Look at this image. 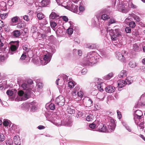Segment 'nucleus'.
Returning a JSON list of instances; mask_svg holds the SVG:
<instances>
[{
    "label": "nucleus",
    "instance_id": "680f3d73",
    "mask_svg": "<svg viewBox=\"0 0 145 145\" xmlns=\"http://www.w3.org/2000/svg\"><path fill=\"white\" fill-rule=\"evenodd\" d=\"M73 31V29L71 28H69L67 30V32L69 34H71Z\"/></svg>",
    "mask_w": 145,
    "mask_h": 145
},
{
    "label": "nucleus",
    "instance_id": "0e129e2a",
    "mask_svg": "<svg viewBox=\"0 0 145 145\" xmlns=\"http://www.w3.org/2000/svg\"><path fill=\"white\" fill-rule=\"evenodd\" d=\"M23 50L26 51V52H28L29 50V48H28V47L27 45H25L23 46Z\"/></svg>",
    "mask_w": 145,
    "mask_h": 145
},
{
    "label": "nucleus",
    "instance_id": "a878e982",
    "mask_svg": "<svg viewBox=\"0 0 145 145\" xmlns=\"http://www.w3.org/2000/svg\"><path fill=\"white\" fill-rule=\"evenodd\" d=\"M14 141L15 144L16 145H20L21 144L20 139L18 135H16L14 137Z\"/></svg>",
    "mask_w": 145,
    "mask_h": 145
},
{
    "label": "nucleus",
    "instance_id": "f03ea898",
    "mask_svg": "<svg viewBox=\"0 0 145 145\" xmlns=\"http://www.w3.org/2000/svg\"><path fill=\"white\" fill-rule=\"evenodd\" d=\"M96 53L95 52H91L88 53L85 58V60L84 63L86 66H92V64L97 62V58L94 56Z\"/></svg>",
    "mask_w": 145,
    "mask_h": 145
},
{
    "label": "nucleus",
    "instance_id": "6e6552de",
    "mask_svg": "<svg viewBox=\"0 0 145 145\" xmlns=\"http://www.w3.org/2000/svg\"><path fill=\"white\" fill-rule=\"evenodd\" d=\"M55 102L56 106L58 107L61 106L65 104V98L62 96H59L55 99Z\"/></svg>",
    "mask_w": 145,
    "mask_h": 145
},
{
    "label": "nucleus",
    "instance_id": "864d4df0",
    "mask_svg": "<svg viewBox=\"0 0 145 145\" xmlns=\"http://www.w3.org/2000/svg\"><path fill=\"white\" fill-rule=\"evenodd\" d=\"M5 140V137L3 133L0 134V142H2Z\"/></svg>",
    "mask_w": 145,
    "mask_h": 145
},
{
    "label": "nucleus",
    "instance_id": "3c124183",
    "mask_svg": "<svg viewBox=\"0 0 145 145\" xmlns=\"http://www.w3.org/2000/svg\"><path fill=\"white\" fill-rule=\"evenodd\" d=\"M5 142L7 145H11L13 143V141L11 139L6 140Z\"/></svg>",
    "mask_w": 145,
    "mask_h": 145
},
{
    "label": "nucleus",
    "instance_id": "c03bdc74",
    "mask_svg": "<svg viewBox=\"0 0 145 145\" xmlns=\"http://www.w3.org/2000/svg\"><path fill=\"white\" fill-rule=\"evenodd\" d=\"M139 121L138 120V122ZM144 123L143 122H142L140 123L139 124H138V122L136 124L138 125V127L139 128V129L140 130H143L144 129Z\"/></svg>",
    "mask_w": 145,
    "mask_h": 145
},
{
    "label": "nucleus",
    "instance_id": "0eeeda50",
    "mask_svg": "<svg viewBox=\"0 0 145 145\" xmlns=\"http://www.w3.org/2000/svg\"><path fill=\"white\" fill-rule=\"evenodd\" d=\"M112 2L114 3V4H116V2H119V3H120V1L119 0H112ZM117 10L120 12H122L124 13H126L127 10L126 8L125 7L124 5L123 4L122 1L120 2V3L117 6Z\"/></svg>",
    "mask_w": 145,
    "mask_h": 145
},
{
    "label": "nucleus",
    "instance_id": "20e7f679",
    "mask_svg": "<svg viewBox=\"0 0 145 145\" xmlns=\"http://www.w3.org/2000/svg\"><path fill=\"white\" fill-rule=\"evenodd\" d=\"M133 82V80L130 77H128L126 79L120 80L118 81V89L119 91H121V88L123 87L126 84L129 85Z\"/></svg>",
    "mask_w": 145,
    "mask_h": 145
},
{
    "label": "nucleus",
    "instance_id": "2eb2a0df",
    "mask_svg": "<svg viewBox=\"0 0 145 145\" xmlns=\"http://www.w3.org/2000/svg\"><path fill=\"white\" fill-rule=\"evenodd\" d=\"M83 102L88 107L91 106L93 104V101L89 97H86L83 99Z\"/></svg>",
    "mask_w": 145,
    "mask_h": 145
},
{
    "label": "nucleus",
    "instance_id": "e2e57ef3",
    "mask_svg": "<svg viewBox=\"0 0 145 145\" xmlns=\"http://www.w3.org/2000/svg\"><path fill=\"white\" fill-rule=\"evenodd\" d=\"M1 17L2 19H4L5 18H6L8 16L7 13H5L3 14H1Z\"/></svg>",
    "mask_w": 145,
    "mask_h": 145
},
{
    "label": "nucleus",
    "instance_id": "bb28decb",
    "mask_svg": "<svg viewBox=\"0 0 145 145\" xmlns=\"http://www.w3.org/2000/svg\"><path fill=\"white\" fill-rule=\"evenodd\" d=\"M100 19V17L98 16V14H97L95 16V17L92 20V22L94 24L95 26L97 25V24L99 21V19Z\"/></svg>",
    "mask_w": 145,
    "mask_h": 145
},
{
    "label": "nucleus",
    "instance_id": "de8ad7c7",
    "mask_svg": "<svg viewBox=\"0 0 145 145\" xmlns=\"http://www.w3.org/2000/svg\"><path fill=\"white\" fill-rule=\"evenodd\" d=\"M37 17L39 20H41L44 18V15L43 14L39 13L37 14Z\"/></svg>",
    "mask_w": 145,
    "mask_h": 145
},
{
    "label": "nucleus",
    "instance_id": "cd10ccee",
    "mask_svg": "<svg viewBox=\"0 0 145 145\" xmlns=\"http://www.w3.org/2000/svg\"><path fill=\"white\" fill-rule=\"evenodd\" d=\"M81 89L79 86H76L74 89V90L72 92V94L73 96H76L77 94L78 93Z\"/></svg>",
    "mask_w": 145,
    "mask_h": 145
},
{
    "label": "nucleus",
    "instance_id": "c756f323",
    "mask_svg": "<svg viewBox=\"0 0 145 145\" xmlns=\"http://www.w3.org/2000/svg\"><path fill=\"white\" fill-rule=\"evenodd\" d=\"M59 17V15L57 14L54 12H52L50 15L49 18L50 19H57Z\"/></svg>",
    "mask_w": 145,
    "mask_h": 145
},
{
    "label": "nucleus",
    "instance_id": "4be33fe9",
    "mask_svg": "<svg viewBox=\"0 0 145 145\" xmlns=\"http://www.w3.org/2000/svg\"><path fill=\"white\" fill-rule=\"evenodd\" d=\"M55 115H56L55 114L52 113H47L46 114L45 116L47 120L52 122L53 120V116Z\"/></svg>",
    "mask_w": 145,
    "mask_h": 145
},
{
    "label": "nucleus",
    "instance_id": "dca6fc26",
    "mask_svg": "<svg viewBox=\"0 0 145 145\" xmlns=\"http://www.w3.org/2000/svg\"><path fill=\"white\" fill-rule=\"evenodd\" d=\"M116 58L119 60L123 63H125L126 61V59L124 56L121 53L116 52Z\"/></svg>",
    "mask_w": 145,
    "mask_h": 145
},
{
    "label": "nucleus",
    "instance_id": "bf43d9fd",
    "mask_svg": "<svg viewBox=\"0 0 145 145\" xmlns=\"http://www.w3.org/2000/svg\"><path fill=\"white\" fill-rule=\"evenodd\" d=\"M6 93L7 95L10 96H12L13 94V92L12 91L9 90L7 91Z\"/></svg>",
    "mask_w": 145,
    "mask_h": 145
},
{
    "label": "nucleus",
    "instance_id": "8fccbe9b",
    "mask_svg": "<svg viewBox=\"0 0 145 145\" xmlns=\"http://www.w3.org/2000/svg\"><path fill=\"white\" fill-rule=\"evenodd\" d=\"M75 85V82H71L70 81L68 82V87L70 88H72L73 87H74Z\"/></svg>",
    "mask_w": 145,
    "mask_h": 145
},
{
    "label": "nucleus",
    "instance_id": "f257e3e1",
    "mask_svg": "<svg viewBox=\"0 0 145 145\" xmlns=\"http://www.w3.org/2000/svg\"><path fill=\"white\" fill-rule=\"evenodd\" d=\"M108 32L111 36L112 42L114 45L116 46L121 43V35L119 29H115L114 31L109 28Z\"/></svg>",
    "mask_w": 145,
    "mask_h": 145
},
{
    "label": "nucleus",
    "instance_id": "9b49d317",
    "mask_svg": "<svg viewBox=\"0 0 145 145\" xmlns=\"http://www.w3.org/2000/svg\"><path fill=\"white\" fill-rule=\"evenodd\" d=\"M51 57L49 55H45L42 59H40V62L42 65L47 64L50 61Z\"/></svg>",
    "mask_w": 145,
    "mask_h": 145
},
{
    "label": "nucleus",
    "instance_id": "5fc2aeb1",
    "mask_svg": "<svg viewBox=\"0 0 145 145\" xmlns=\"http://www.w3.org/2000/svg\"><path fill=\"white\" fill-rule=\"evenodd\" d=\"M129 25L130 27L133 28L136 25L135 23L134 22L131 21L129 23Z\"/></svg>",
    "mask_w": 145,
    "mask_h": 145
},
{
    "label": "nucleus",
    "instance_id": "4c0bfd02",
    "mask_svg": "<svg viewBox=\"0 0 145 145\" xmlns=\"http://www.w3.org/2000/svg\"><path fill=\"white\" fill-rule=\"evenodd\" d=\"M97 97L99 99H101V101H103L104 99L105 95L102 93H100L97 94Z\"/></svg>",
    "mask_w": 145,
    "mask_h": 145
},
{
    "label": "nucleus",
    "instance_id": "69168bd1",
    "mask_svg": "<svg viewBox=\"0 0 145 145\" xmlns=\"http://www.w3.org/2000/svg\"><path fill=\"white\" fill-rule=\"evenodd\" d=\"M133 17L134 19L137 21L138 22L140 21V18L138 16L134 14Z\"/></svg>",
    "mask_w": 145,
    "mask_h": 145
},
{
    "label": "nucleus",
    "instance_id": "09e8293b",
    "mask_svg": "<svg viewBox=\"0 0 145 145\" xmlns=\"http://www.w3.org/2000/svg\"><path fill=\"white\" fill-rule=\"evenodd\" d=\"M24 24L22 22H19L17 25L16 27L18 29H21L24 27Z\"/></svg>",
    "mask_w": 145,
    "mask_h": 145
},
{
    "label": "nucleus",
    "instance_id": "9d476101",
    "mask_svg": "<svg viewBox=\"0 0 145 145\" xmlns=\"http://www.w3.org/2000/svg\"><path fill=\"white\" fill-rule=\"evenodd\" d=\"M53 117H53V120L52 121L53 124L57 127L62 125V121L61 120L59 116L56 114Z\"/></svg>",
    "mask_w": 145,
    "mask_h": 145
},
{
    "label": "nucleus",
    "instance_id": "6ab92c4d",
    "mask_svg": "<svg viewBox=\"0 0 145 145\" xmlns=\"http://www.w3.org/2000/svg\"><path fill=\"white\" fill-rule=\"evenodd\" d=\"M28 105L31 108V111L34 112L37 110V104L36 102L33 101L29 103Z\"/></svg>",
    "mask_w": 145,
    "mask_h": 145
},
{
    "label": "nucleus",
    "instance_id": "1a4fd4ad",
    "mask_svg": "<svg viewBox=\"0 0 145 145\" xmlns=\"http://www.w3.org/2000/svg\"><path fill=\"white\" fill-rule=\"evenodd\" d=\"M142 116V112L140 110H137L134 112V119L136 124L138 123V120L140 121Z\"/></svg>",
    "mask_w": 145,
    "mask_h": 145
},
{
    "label": "nucleus",
    "instance_id": "13d9d810",
    "mask_svg": "<svg viewBox=\"0 0 145 145\" xmlns=\"http://www.w3.org/2000/svg\"><path fill=\"white\" fill-rule=\"evenodd\" d=\"M24 2L26 4H31L33 2V0H25Z\"/></svg>",
    "mask_w": 145,
    "mask_h": 145
},
{
    "label": "nucleus",
    "instance_id": "412c9836",
    "mask_svg": "<svg viewBox=\"0 0 145 145\" xmlns=\"http://www.w3.org/2000/svg\"><path fill=\"white\" fill-rule=\"evenodd\" d=\"M105 90L108 93H112L114 92L115 90V88L112 86H109L105 88Z\"/></svg>",
    "mask_w": 145,
    "mask_h": 145
},
{
    "label": "nucleus",
    "instance_id": "72a5a7b5",
    "mask_svg": "<svg viewBox=\"0 0 145 145\" xmlns=\"http://www.w3.org/2000/svg\"><path fill=\"white\" fill-rule=\"evenodd\" d=\"M108 19L109 20L108 21V25H110V24L116 23V20L112 17H109Z\"/></svg>",
    "mask_w": 145,
    "mask_h": 145
},
{
    "label": "nucleus",
    "instance_id": "f704fd0d",
    "mask_svg": "<svg viewBox=\"0 0 145 145\" xmlns=\"http://www.w3.org/2000/svg\"><path fill=\"white\" fill-rule=\"evenodd\" d=\"M94 117L93 115L91 114L88 115L86 118V120L88 121H91L93 120Z\"/></svg>",
    "mask_w": 145,
    "mask_h": 145
},
{
    "label": "nucleus",
    "instance_id": "79ce46f5",
    "mask_svg": "<svg viewBox=\"0 0 145 145\" xmlns=\"http://www.w3.org/2000/svg\"><path fill=\"white\" fill-rule=\"evenodd\" d=\"M129 66L131 68H135L137 66L136 63L133 61H131L129 63Z\"/></svg>",
    "mask_w": 145,
    "mask_h": 145
},
{
    "label": "nucleus",
    "instance_id": "423d86ee",
    "mask_svg": "<svg viewBox=\"0 0 145 145\" xmlns=\"http://www.w3.org/2000/svg\"><path fill=\"white\" fill-rule=\"evenodd\" d=\"M68 77L65 74H63L61 76L59 77L56 80V83L57 85L60 86H63L65 83L67 82Z\"/></svg>",
    "mask_w": 145,
    "mask_h": 145
},
{
    "label": "nucleus",
    "instance_id": "37998d69",
    "mask_svg": "<svg viewBox=\"0 0 145 145\" xmlns=\"http://www.w3.org/2000/svg\"><path fill=\"white\" fill-rule=\"evenodd\" d=\"M18 17L16 16L12 18L11 19V22L12 24L16 23L18 22Z\"/></svg>",
    "mask_w": 145,
    "mask_h": 145
},
{
    "label": "nucleus",
    "instance_id": "58836bf2",
    "mask_svg": "<svg viewBox=\"0 0 145 145\" xmlns=\"http://www.w3.org/2000/svg\"><path fill=\"white\" fill-rule=\"evenodd\" d=\"M113 74L112 73H110L107 75L105 76L104 77V79L105 80H109L113 77Z\"/></svg>",
    "mask_w": 145,
    "mask_h": 145
},
{
    "label": "nucleus",
    "instance_id": "603ef678",
    "mask_svg": "<svg viewBox=\"0 0 145 145\" xmlns=\"http://www.w3.org/2000/svg\"><path fill=\"white\" fill-rule=\"evenodd\" d=\"M84 95V93L80 89V91L78 92V93L77 94L76 96L80 97V98H81L83 97Z\"/></svg>",
    "mask_w": 145,
    "mask_h": 145
},
{
    "label": "nucleus",
    "instance_id": "ddd939ff",
    "mask_svg": "<svg viewBox=\"0 0 145 145\" xmlns=\"http://www.w3.org/2000/svg\"><path fill=\"white\" fill-rule=\"evenodd\" d=\"M27 33L23 31L16 30L14 31L12 33V37L14 38H19L21 35L26 34Z\"/></svg>",
    "mask_w": 145,
    "mask_h": 145
},
{
    "label": "nucleus",
    "instance_id": "2f4dec72",
    "mask_svg": "<svg viewBox=\"0 0 145 145\" xmlns=\"http://www.w3.org/2000/svg\"><path fill=\"white\" fill-rule=\"evenodd\" d=\"M103 29H101V33L102 35H106L108 33V27H104V26L102 27Z\"/></svg>",
    "mask_w": 145,
    "mask_h": 145
},
{
    "label": "nucleus",
    "instance_id": "e433bc0d",
    "mask_svg": "<svg viewBox=\"0 0 145 145\" xmlns=\"http://www.w3.org/2000/svg\"><path fill=\"white\" fill-rule=\"evenodd\" d=\"M1 8L3 11L6 10L7 8L6 7V3L4 2H3L1 3Z\"/></svg>",
    "mask_w": 145,
    "mask_h": 145
},
{
    "label": "nucleus",
    "instance_id": "a18cd8bd",
    "mask_svg": "<svg viewBox=\"0 0 145 145\" xmlns=\"http://www.w3.org/2000/svg\"><path fill=\"white\" fill-rule=\"evenodd\" d=\"M129 7L131 8H135L137 7V6L133 4L132 2H129L128 5Z\"/></svg>",
    "mask_w": 145,
    "mask_h": 145
},
{
    "label": "nucleus",
    "instance_id": "f3484780",
    "mask_svg": "<svg viewBox=\"0 0 145 145\" xmlns=\"http://www.w3.org/2000/svg\"><path fill=\"white\" fill-rule=\"evenodd\" d=\"M30 84L27 82H25L22 83L21 85V87L24 90H26V92H30L31 93V89L29 87Z\"/></svg>",
    "mask_w": 145,
    "mask_h": 145
},
{
    "label": "nucleus",
    "instance_id": "5701e85b",
    "mask_svg": "<svg viewBox=\"0 0 145 145\" xmlns=\"http://www.w3.org/2000/svg\"><path fill=\"white\" fill-rule=\"evenodd\" d=\"M62 125H65L67 126H71L72 125L71 121L70 120H63L62 121Z\"/></svg>",
    "mask_w": 145,
    "mask_h": 145
},
{
    "label": "nucleus",
    "instance_id": "4468645a",
    "mask_svg": "<svg viewBox=\"0 0 145 145\" xmlns=\"http://www.w3.org/2000/svg\"><path fill=\"white\" fill-rule=\"evenodd\" d=\"M115 121L116 120L111 119L108 122V127L110 131H114L115 128L116 126Z\"/></svg>",
    "mask_w": 145,
    "mask_h": 145
},
{
    "label": "nucleus",
    "instance_id": "7c9ffc66",
    "mask_svg": "<svg viewBox=\"0 0 145 145\" xmlns=\"http://www.w3.org/2000/svg\"><path fill=\"white\" fill-rule=\"evenodd\" d=\"M127 72L126 71L123 70L121 71L118 75L119 78H123L126 77L127 75Z\"/></svg>",
    "mask_w": 145,
    "mask_h": 145
},
{
    "label": "nucleus",
    "instance_id": "4d7b16f0",
    "mask_svg": "<svg viewBox=\"0 0 145 145\" xmlns=\"http://www.w3.org/2000/svg\"><path fill=\"white\" fill-rule=\"evenodd\" d=\"M26 57V52L24 53L22 55L20 59L22 60H24Z\"/></svg>",
    "mask_w": 145,
    "mask_h": 145
},
{
    "label": "nucleus",
    "instance_id": "473e14b6",
    "mask_svg": "<svg viewBox=\"0 0 145 145\" xmlns=\"http://www.w3.org/2000/svg\"><path fill=\"white\" fill-rule=\"evenodd\" d=\"M85 46L87 48L91 49H95L96 47L95 44L91 43L86 44Z\"/></svg>",
    "mask_w": 145,
    "mask_h": 145
},
{
    "label": "nucleus",
    "instance_id": "393cba45",
    "mask_svg": "<svg viewBox=\"0 0 145 145\" xmlns=\"http://www.w3.org/2000/svg\"><path fill=\"white\" fill-rule=\"evenodd\" d=\"M98 16L100 17V19H101L104 20H105L108 19L109 16L107 14L103 13V12H101L99 14H98Z\"/></svg>",
    "mask_w": 145,
    "mask_h": 145
},
{
    "label": "nucleus",
    "instance_id": "052dcab7",
    "mask_svg": "<svg viewBox=\"0 0 145 145\" xmlns=\"http://www.w3.org/2000/svg\"><path fill=\"white\" fill-rule=\"evenodd\" d=\"M125 31L127 33H130L131 32V29L129 27H127L125 29Z\"/></svg>",
    "mask_w": 145,
    "mask_h": 145
},
{
    "label": "nucleus",
    "instance_id": "39448f33",
    "mask_svg": "<svg viewBox=\"0 0 145 145\" xmlns=\"http://www.w3.org/2000/svg\"><path fill=\"white\" fill-rule=\"evenodd\" d=\"M18 97L20 98L19 101H25L29 97L31 93L27 91L25 93L22 90H19L18 92Z\"/></svg>",
    "mask_w": 145,
    "mask_h": 145
},
{
    "label": "nucleus",
    "instance_id": "c9c22d12",
    "mask_svg": "<svg viewBox=\"0 0 145 145\" xmlns=\"http://www.w3.org/2000/svg\"><path fill=\"white\" fill-rule=\"evenodd\" d=\"M133 50L136 52L139 51L141 50L139 46V44H135L133 45Z\"/></svg>",
    "mask_w": 145,
    "mask_h": 145
},
{
    "label": "nucleus",
    "instance_id": "c85d7f7f",
    "mask_svg": "<svg viewBox=\"0 0 145 145\" xmlns=\"http://www.w3.org/2000/svg\"><path fill=\"white\" fill-rule=\"evenodd\" d=\"M105 84L102 83H97V87L98 89L100 91H103V89L105 88V87H103V86H105Z\"/></svg>",
    "mask_w": 145,
    "mask_h": 145
},
{
    "label": "nucleus",
    "instance_id": "7ed1b4c3",
    "mask_svg": "<svg viewBox=\"0 0 145 145\" xmlns=\"http://www.w3.org/2000/svg\"><path fill=\"white\" fill-rule=\"evenodd\" d=\"M19 46L18 41H11L8 44L9 48L8 54L10 55L13 54L15 52Z\"/></svg>",
    "mask_w": 145,
    "mask_h": 145
},
{
    "label": "nucleus",
    "instance_id": "ea45409f",
    "mask_svg": "<svg viewBox=\"0 0 145 145\" xmlns=\"http://www.w3.org/2000/svg\"><path fill=\"white\" fill-rule=\"evenodd\" d=\"M42 29L45 31V33H48L50 31V28L49 27H42Z\"/></svg>",
    "mask_w": 145,
    "mask_h": 145
},
{
    "label": "nucleus",
    "instance_id": "338daca9",
    "mask_svg": "<svg viewBox=\"0 0 145 145\" xmlns=\"http://www.w3.org/2000/svg\"><path fill=\"white\" fill-rule=\"evenodd\" d=\"M50 25L52 28H54L57 25L56 23L54 22H50Z\"/></svg>",
    "mask_w": 145,
    "mask_h": 145
},
{
    "label": "nucleus",
    "instance_id": "f8f14e48",
    "mask_svg": "<svg viewBox=\"0 0 145 145\" xmlns=\"http://www.w3.org/2000/svg\"><path fill=\"white\" fill-rule=\"evenodd\" d=\"M71 7H72V9H74L73 10L74 12L79 14H81V12H83L85 9L84 7L83 6L80 5L79 7V11H78L77 10L78 6L73 5L72 3L71 5Z\"/></svg>",
    "mask_w": 145,
    "mask_h": 145
},
{
    "label": "nucleus",
    "instance_id": "49530a36",
    "mask_svg": "<svg viewBox=\"0 0 145 145\" xmlns=\"http://www.w3.org/2000/svg\"><path fill=\"white\" fill-rule=\"evenodd\" d=\"M47 24V20L45 19H43L41 23H39L40 26L42 27H44V25H46Z\"/></svg>",
    "mask_w": 145,
    "mask_h": 145
},
{
    "label": "nucleus",
    "instance_id": "774afa93",
    "mask_svg": "<svg viewBox=\"0 0 145 145\" xmlns=\"http://www.w3.org/2000/svg\"><path fill=\"white\" fill-rule=\"evenodd\" d=\"M61 17L63 19V20L65 21V22H67L69 20V19L68 17L65 16H61Z\"/></svg>",
    "mask_w": 145,
    "mask_h": 145
},
{
    "label": "nucleus",
    "instance_id": "6e6d98bb",
    "mask_svg": "<svg viewBox=\"0 0 145 145\" xmlns=\"http://www.w3.org/2000/svg\"><path fill=\"white\" fill-rule=\"evenodd\" d=\"M48 106L50 109L53 110L55 109V106L54 104L51 103Z\"/></svg>",
    "mask_w": 145,
    "mask_h": 145
},
{
    "label": "nucleus",
    "instance_id": "b1692460",
    "mask_svg": "<svg viewBox=\"0 0 145 145\" xmlns=\"http://www.w3.org/2000/svg\"><path fill=\"white\" fill-rule=\"evenodd\" d=\"M75 108L72 106H68L67 109V112L70 114H74L75 112Z\"/></svg>",
    "mask_w": 145,
    "mask_h": 145
},
{
    "label": "nucleus",
    "instance_id": "a211bd4d",
    "mask_svg": "<svg viewBox=\"0 0 145 145\" xmlns=\"http://www.w3.org/2000/svg\"><path fill=\"white\" fill-rule=\"evenodd\" d=\"M97 127L99 131L101 132L105 133L108 131L106 126L103 125L102 123L98 125Z\"/></svg>",
    "mask_w": 145,
    "mask_h": 145
},
{
    "label": "nucleus",
    "instance_id": "aec40b11",
    "mask_svg": "<svg viewBox=\"0 0 145 145\" xmlns=\"http://www.w3.org/2000/svg\"><path fill=\"white\" fill-rule=\"evenodd\" d=\"M40 5L42 7H46L50 5V0H39Z\"/></svg>",
    "mask_w": 145,
    "mask_h": 145
},
{
    "label": "nucleus",
    "instance_id": "a19ab883",
    "mask_svg": "<svg viewBox=\"0 0 145 145\" xmlns=\"http://www.w3.org/2000/svg\"><path fill=\"white\" fill-rule=\"evenodd\" d=\"M122 123L123 126L125 127L127 130L129 132H131V130L130 127L128 125L126 122L122 121Z\"/></svg>",
    "mask_w": 145,
    "mask_h": 145
}]
</instances>
